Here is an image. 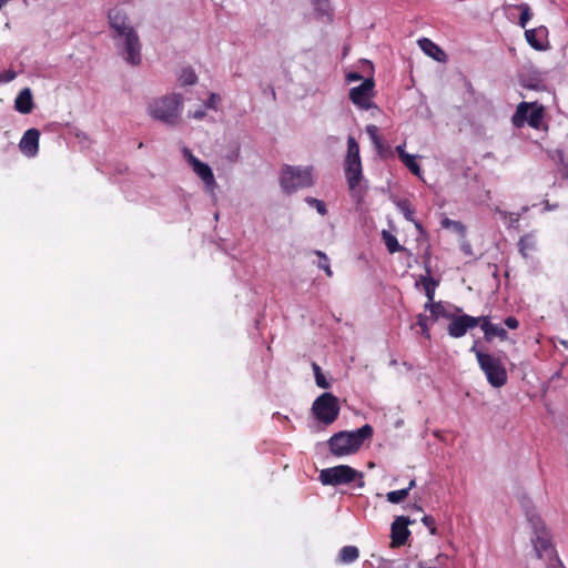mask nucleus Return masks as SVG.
<instances>
[{"label":"nucleus","instance_id":"nucleus-1","mask_svg":"<svg viewBox=\"0 0 568 568\" xmlns=\"http://www.w3.org/2000/svg\"><path fill=\"white\" fill-rule=\"evenodd\" d=\"M373 434L374 429L369 424L354 432H338L328 440L329 452L336 457L354 454L359 450L365 440L373 437Z\"/></svg>","mask_w":568,"mask_h":568},{"label":"nucleus","instance_id":"nucleus-2","mask_svg":"<svg viewBox=\"0 0 568 568\" xmlns=\"http://www.w3.org/2000/svg\"><path fill=\"white\" fill-rule=\"evenodd\" d=\"M184 99L180 93H171L151 100L148 104L149 115L165 125L179 123Z\"/></svg>","mask_w":568,"mask_h":568},{"label":"nucleus","instance_id":"nucleus-3","mask_svg":"<svg viewBox=\"0 0 568 568\" xmlns=\"http://www.w3.org/2000/svg\"><path fill=\"white\" fill-rule=\"evenodd\" d=\"M344 173L351 196L355 199L357 203L362 202L366 194L367 185L363 175L359 144H348L344 161Z\"/></svg>","mask_w":568,"mask_h":568},{"label":"nucleus","instance_id":"nucleus-4","mask_svg":"<svg viewBox=\"0 0 568 568\" xmlns=\"http://www.w3.org/2000/svg\"><path fill=\"white\" fill-rule=\"evenodd\" d=\"M478 343V341H475L469 352L475 354L479 368L485 374L487 382L493 387H503L507 383L508 376L501 359L479 349Z\"/></svg>","mask_w":568,"mask_h":568},{"label":"nucleus","instance_id":"nucleus-5","mask_svg":"<svg viewBox=\"0 0 568 568\" xmlns=\"http://www.w3.org/2000/svg\"><path fill=\"white\" fill-rule=\"evenodd\" d=\"M531 523L535 529V538L531 541L537 558L545 560L549 568H565L542 521L537 518L536 520L531 519Z\"/></svg>","mask_w":568,"mask_h":568},{"label":"nucleus","instance_id":"nucleus-6","mask_svg":"<svg viewBox=\"0 0 568 568\" xmlns=\"http://www.w3.org/2000/svg\"><path fill=\"white\" fill-rule=\"evenodd\" d=\"M280 184L287 194L295 193L301 189L311 187L314 184L313 168L285 165L282 169Z\"/></svg>","mask_w":568,"mask_h":568},{"label":"nucleus","instance_id":"nucleus-7","mask_svg":"<svg viewBox=\"0 0 568 568\" xmlns=\"http://www.w3.org/2000/svg\"><path fill=\"white\" fill-rule=\"evenodd\" d=\"M114 45L123 60L131 65H139L142 61V44L135 29L120 34H112Z\"/></svg>","mask_w":568,"mask_h":568},{"label":"nucleus","instance_id":"nucleus-8","mask_svg":"<svg viewBox=\"0 0 568 568\" xmlns=\"http://www.w3.org/2000/svg\"><path fill=\"white\" fill-rule=\"evenodd\" d=\"M544 106L537 103L521 102L511 116L514 126L521 128L525 123L529 126L541 130L544 125Z\"/></svg>","mask_w":568,"mask_h":568},{"label":"nucleus","instance_id":"nucleus-9","mask_svg":"<svg viewBox=\"0 0 568 568\" xmlns=\"http://www.w3.org/2000/svg\"><path fill=\"white\" fill-rule=\"evenodd\" d=\"M339 409L338 398L332 393H323L312 405L314 417L326 426L337 419Z\"/></svg>","mask_w":568,"mask_h":568},{"label":"nucleus","instance_id":"nucleus-10","mask_svg":"<svg viewBox=\"0 0 568 568\" xmlns=\"http://www.w3.org/2000/svg\"><path fill=\"white\" fill-rule=\"evenodd\" d=\"M357 477L362 478L363 475L348 465H338L325 468L320 473V481L324 486H338L349 484Z\"/></svg>","mask_w":568,"mask_h":568},{"label":"nucleus","instance_id":"nucleus-11","mask_svg":"<svg viewBox=\"0 0 568 568\" xmlns=\"http://www.w3.org/2000/svg\"><path fill=\"white\" fill-rule=\"evenodd\" d=\"M449 324L447 326V332L449 336L454 338H460L466 335V333L469 329L475 328L476 326H479L480 324V316H470L468 314H462V315H452V317L448 320Z\"/></svg>","mask_w":568,"mask_h":568},{"label":"nucleus","instance_id":"nucleus-12","mask_svg":"<svg viewBox=\"0 0 568 568\" xmlns=\"http://www.w3.org/2000/svg\"><path fill=\"white\" fill-rule=\"evenodd\" d=\"M183 151L187 162L192 165L193 171L203 181L206 190L212 192L216 186L212 169L206 163L195 158L186 148Z\"/></svg>","mask_w":568,"mask_h":568},{"label":"nucleus","instance_id":"nucleus-13","mask_svg":"<svg viewBox=\"0 0 568 568\" xmlns=\"http://www.w3.org/2000/svg\"><path fill=\"white\" fill-rule=\"evenodd\" d=\"M413 523L414 521H412L408 517L405 516H398L395 518L390 528V546L393 548L400 547L407 542L408 537L410 536L408 525Z\"/></svg>","mask_w":568,"mask_h":568},{"label":"nucleus","instance_id":"nucleus-14","mask_svg":"<svg viewBox=\"0 0 568 568\" xmlns=\"http://www.w3.org/2000/svg\"><path fill=\"white\" fill-rule=\"evenodd\" d=\"M374 88L373 79L364 80L358 87L352 88L349 91L351 101L361 106L362 109H369L372 106L371 103V94Z\"/></svg>","mask_w":568,"mask_h":568},{"label":"nucleus","instance_id":"nucleus-15","mask_svg":"<svg viewBox=\"0 0 568 568\" xmlns=\"http://www.w3.org/2000/svg\"><path fill=\"white\" fill-rule=\"evenodd\" d=\"M110 28L113 30V34H120L134 29L130 23L126 13L120 8H113L108 13Z\"/></svg>","mask_w":568,"mask_h":568},{"label":"nucleus","instance_id":"nucleus-16","mask_svg":"<svg viewBox=\"0 0 568 568\" xmlns=\"http://www.w3.org/2000/svg\"><path fill=\"white\" fill-rule=\"evenodd\" d=\"M479 326L484 332V339L488 343L493 342L495 337L500 341H506L508 338L507 331L497 324H493L489 316H480Z\"/></svg>","mask_w":568,"mask_h":568},{"label":"nucleus","instance_id":"nucleus-17","mask_svg":"<svg viewBox=\"0 0 568 568\" xmlns=\"http://www.w3.org/2000/svg\"><path fill=\"white\" fill-rule=\"evenodd\" d=\"M50 129L58 133V139L65 142L72 140H85L87 135L79 128L71 124H54Z\"/></svg>","mask_w":568,"mask_h":568},{"label":"nucleus","instance_id":"nucleus-18","mask_svg":"<svg viewBox=\"0 0 568 568\" xmlns=\"http://www.w3.org/2000/svg\"><path fill=\"white\" fill-rule=\"evenodd\" d=\"M548 156L557 166L558 173L564 178L568 179V156H566L565 151L560 148L548 149Z\"/></svg>","mask_w":568,"mask_h":568},{"label":"nucleus","instance_id":"nucleus-19","mask_svg":"<svg viewBox=\"0 0 568 568\" xmlns=\"http://www.w3.org/2000/svg\"><path fill=\"white\" fill-rule=\"evenodd\" d=\"M33 97L29 88L22 89L14 100V109L22 113L29 114L33 110Z\"/></svg>","mask_w":568,"mask_h":568},{"label":"nucleus","instance_id":"nucleus-20","mask_svg":"<svg viewBox=\"0 0 568 568\" xmlns=\"http://www.w3.org/2000/svg\"><path fill=\"white\" fill-rule=\"evenodd\" d=\"M419 48L430 58L438 62H445L447 60V54L444 50H442L435 42L427 38H422L418 40Z\"/></svg>","mask_w":568,"mask_h":568},{"label":"nucleus","instance_id":"nucleus-21","mask_svg":"<svg viewBox=\"0 0 568 568\" xmlns=\"http://www.w3.org/2000/svg\"><path fill=\"white\" fill-rule=\"evenodd\" d=\"M406 144H397L396 152L400 161L405 164V166L416 176H420V166L416 161V156L407 153L405 151Z\"/></svg>","mask_w":568,"mask_h":568},{"label":"nucleus","instance_id":"nucleus-22","mask_svg":"<svg viewBox=\"0 0 568 568\" xmlns=\"http://www.w3.org/2000/svg\"><path fill=\"white\" fill-rule=\"evenodd\" d=\"M519 253L523 257L528 258L532 252L537 250V239L535 233L523 235L518 242Z\"/></svg>","mask_w":568,"mask_h":568},{"label":"nucleus","instance_id":"nucleus-23","mask_svg":"<svg viewBox=\"0 0 568 568\" xmlns=\"http://www.w3.org/2000/svg\"><path fill=\"white\" fill-rule=\"evenodd\" d=\"M547 34V29L545 27H539L537 29H529L525 31V37L527 42L536 50H542L544 45L540 41V38Z\"/></svg>","mask_w":568,"mask_h":568},{"label":"nucleus","instance_id":"nucleus-24","mask_svg":"<svg viewBox=\"0 0 568 568\" xmlns=\"http://www.w3.org/2000/svg\"><path fill=\"white\" fill-rule=\"evenodd\" d=\"M359 557V550L356 546H344L339 552L337 560L341 564H352Z\"/></svg>","mask_w":568,"mask_h":568},{"label":"nucleus","instance_id":"nucleus-25","mask_svg":"<svg viewBox=\"0 0 568 568\" xmlns=\"http://www.w3.org/2000/svg\"><path fill=\"white\" fill-rule=\"evenodd\" d=\"M425 308L429 310L432 317L436 321L439 317H444L449 320L452 317V313H449L442 302H430L425 304Z\"/></svg>","mask_w":568,"mask_h":568},{"label":"nucleus","instance_id":"nucleus-26","mask_svg":"<svg viewBox=\"0 0 568 568\" xmlns=\"http://www.w3.org/2000/svg\"><path fill=\"white\" fill-rule=\"evenodd\" d=\"M418 568H449V557L444 554H438L434 560H420Z\"/></svg>","mask_w":568,"mask_h":568},{"label":"nucleus","instance_id":"nucleus-27","mask_svg":"<svg viewBox=\"0 0 568 568\" xmlns=\"http://www.w3.org/2000/svg\"><path fill=\"white\" fill-rule=\"evenodd\" d=\"M382 239L388 250L389 253H396L404 251V247L398 243L395 235H393L390 232L384 230L382 232Z\"/></svg>","mask_w":568,"mask_h":568},{"label":"nucleus","instance_id":"nucleus-28","mask_svg":"<svg viewBox=\"0 0 568 568\" xmlns=\"http://www.w3.org/2000/svg\"><path fill=\"white\" fill-rule=\"evenodd\" d=\"M420 282L423 284V287H424V291H425V294L427 296V303H430L434 301V296H435V290H436V286H437V282L432 278V277H428V276H423L420 278Z\"/></svg>","mask_w":568,"mask_h":568},{"label":"nucleus","instance_id":"nucleus-29","mask_svg":"<svg viewBox=\"0 0 568 568\" xmlns=\"http://www.w3.org/2000/svg\"><path fill=\"white\" fill-rule=\"evenodd\" d=\"M312 368H313V372H314L316 385L318 387H321V388H328L331 385L327 382L326 377L324 376L320 365L317 363L313 362L312 363Z\"/></svg>","mask_w":568,"mask_h":568},{"label":"nucleus","instance_id":"nucleus-30","mask_svg":"<svg viewBox=\"0 0 568 568\" xmlns=\"http://www.w3.org/2000/svg\"><path fill=\"white\" fill-rule=\"evenodd\" d=\"M314 254L320 257V261L317 264L318 268H322L328 277H332L333 271L331 268L329 260H328L327 255L324 252L318 251V250L315 251Z\"/></svg>","mask_w":568,"mask_h":568},{"label":"nucleus","instance_id":"nucleus-31","mask_svg":"<svg viewBox=\"0 0 568 568\" xmlns=\"http://www.w3.org/2000/svg\"><path fill=\"white\" fill-rule=\"evenodd\" d=\"M440 224L444 229H452L460 235H464L466 232L465 225L459 221H454L448 217H445L442 220Z\"/></svg>","mask_w":568,"mask_h":568},{"label":"nucleus","instance_id":"nucleus-32","mask_svg":"<svg viewBox=\"0 0 568 568\" xmlns=\"http://www.w3.org/2000/svg\"><path fill=\"white\" fill-rule=\"evenodd\" d=\"M408 496L407 489L392 490L388 491L386 498L392 504H399Z\"/></svg>","mask_w":568,"mask_h":568},{"label":"nucleus","instance_id":"nucleus-33","mask_svg":"<svg viewBox=\"0 0 568 568\" xmlns=\"http://www.w3.org/2000/svg\"><path fill=\"white\" fill-rule=\"evenodd\" d=\"M305 202L311 206V207H315L316 211L321 214V215H326L327 214V209H326V205L323 201L318 200V199H315V197H312V196H307L305 199Z\"/></svg>","mask_w":568,"mask_h":568},{"label":"nucleus","instance_id":"nucleus-34","mask_svg":"<svg viewBox=\"0 0 568 568\" xmlns=\"http://www.w3.org/2000/svg\"><path fill=\"white\" fill-rule=\"evenodd\" d=\"M398 207L407 221L414 222L415 210L412 207L408 201L399 202Z\"/></svg>","mask_w":568,"mask_h":568},{"label":"nucleus","instance_id":"nucleus-35","mask_svg":"<svg viewBox=\"0 0 568 568\" xmlns=\"http://www.w3.org/2000/svg\"><path fill=\"white\" fill-rule=\"evenodd\" d=\"M315 10L322 16L328 14L331 11L329 0H311Z\"/></svg>","mask_w":568,"mask_h":568},{"label":"nucleus","instance_id":"nucleus-36","mask_svg":"<svg viewBox=\"0 0 568 568\" xmlns=\"http://www.w3.org/2000/svg\"><path fill=\"white\" fill-rule=\"evenodd\" d=\"M40 131L38 129H29L20 138L19 142H39Z\"/></svg>","mask_w":568,"mask_h":568},{"label":"nucleus","instance_id":"nucleus-37","mask_svg":"<svg viewBox=\"0 0 568 568\" xmlns=\"http://www.w3.org/2000/svg\"><path fill=\"white\" fill-rule=\"evenodd\" d=\"M520 9V17H519V24L525 28L527 22L531 18V11L528 4L523 3L519 6Z\"/></svg>","mask_w":568,"mask_h":568},{"label":"nucleus","instance_id":"nucleus-38","mask_svg":"<svg viewBox=\"0 0 568 568\" xmlns=\"http://www.w3.org/2000/svg\"><path fill=\"white\" fill-rule=\"evenodd\" d=\"M196 74L192 70H183L180 81L183 85H192L196 82Z\"/></svg>","mask_w":568,"mask_h":568},{"label":"nucleus","instance_id":"nucleus-39","mask_svg":"<svg viewBox=\"0 0 568 568\" xmlns=\"http://www.w3.org/2000/svg\"><path fill=\"white\" fill-rule=\"evenodd\" d=\"M18 148L28 158L37 155L39 151V144H18Z\"/></svg>","mask_w":568,"mask_h":568},{"label":"nucleus","instance_id":"nucleus-40","mask_svg":"<svg viewBox=\"0 0 568 568\" xmlns=\"http://www.w3.org/2000/svg\"><path fill=\"white\" fill-rule=\"evenodd\" d=\"M427 316L425 315H418V320H417V324L418 326L422 328V333L427 337L429 338L430 335H429V327H428V324H427Z\"/></svg>","mask_w":568,"mask_h":568},{"label":"nucleus","instance_id":"nucleus-41","mask_svg":"<svg viewBox=\"0 0 568 568\" xmlns=\"http://www.w3.org/2000/svg\"><path fill=\"white\" fill-rule=\"evenodd\" d=\"M366 133L368 134V138L372 140V142H379V128L373 124H369L366 126Z\"/></svg>","mask_w":568,"mask_h":568},{"label":"nucleus","instance_id":"nucleus-42","mask_svg":"<svg viewBox=\"0 0 568 568\" xmlns=\"http://www.w3.org/2000/svg\"><path fill=\"white\" fill-rule=\"evenodd\" d=\"M17 77V72L13 70H7L4 72H0V84L8 83L14 80Z\"/></svg>","mask_w":568,"mask_h":568},{"label":"nucleus","instance_id":"nucleus-43","mask_svg":"<svg viewBox=\"0 0 568 568\" xmlns=\"http://www.w3.org/2000/svg\"><path fill=\"white\" fill-rule=\"evenodd\" d=\"M422 521L423 524L429 528V531L432 535H436V525H435V519L432 517V516H427L425 515L423 518H422Z\"/></svg>","mask_w":568,"mask_h":568},{"label":"nucleus","instance_id":"nucleus-44","mask_svg":"<svg viewBox=\"0 0 568 568\" xmlns=\"http://www.w3.org/2000/svg\"><path fill=\"white\" fill-rule=\"evenodd\" d=\"M505 325L510 329H517L519 327V322L514 316H508L504 321Z\"/></svg>","mask_w":568,"mask_h":568},{"label":"nucleus","instance_id":"nucleus-45","mask_svg":"<svg viewBox=\"0 0 568 568\" xmlns=\"http://www.w3.org/2000/svg\"><path fill=\"white\" fill-rule=\"evenodd\" d=\"M3 139H8V140H16L19 138V132L17 130H6L3 131Z\"/></svg>","mask_w":568,"mask_h":568},{"label":"nucleus","instance_id":"nucleus-46","mask_svg":"<svg viewBox=\"0 0 568 568\" xmlns=\"http://www.w3.org/2000/svg\"><path fill=\"white\" fill-rule=\"evenodd\" d=\"M220 102V97L215 93H212L209 98L207 105L210 108H216V103Z\"/></svg>","mask_w":568,"mask_h":568},{"label":"nucleus","instance_id":"nucleus-47","mask_svg":"<svg viewBox=\"0 0 568 568\" xmlns=\"http://www.w3.org/2000/svg\"><path fill=\"white\" fill-rule=\"evenodd\" d=\"M361 79H362V77L358 73H349L348 74V80H351V81L361 80Z\"/></svg>","mask_w":568,"mask_h":568},{"label":"nucleus","instance_id":"nucleus-48","mask_svg":"<svg viewBox=\"0 0 568 568\" xmlns=\"http://www.w3.org/2000/svg\"><path fill=\"white\" fill-rule=\"evenodd\" d=\"M415 486H416V480L412 479L405 489H407V491L409 493V490L413 489Z\"/></svg>","mask_w":568,"mask_h":568},{"label":"nucleus","instance_id":"nucleus-49","mask_svg":"<svg viewBox=\"0 0 568 568\" xmlns=\"http://www.w3.org/2000/svg\"><path fill=\"white\" fill-rule=\"evenodd\" d=\"M205 112L204 111H196L193 116L195 119H202L204 116Z\"/></svg>","mask_w":568,"mask_h":568},{"label":"nucleus","instance_id":"nucleus-50","mask_svg":"<svg viewBox=\"0 0 568 568\" xmlns=\"http://www.w3.org/2000/svg\"><path fill=\"white\" fill-rule=\"evenodd\" d=\"M9 0H0V10L8 3Z\"/></svg>","mask_w":568,"mask_h":568},{"label":"nucleus","instance_id":"nucleus-51","mask_svg":"<svg viewBox=\"0 0 568 568\" xmlns=\"http://www.w3.org/2000/svg\"><path fill=\"white\" fill-rule=\"evenodd\" d=\"M347 142L353 143V142H356V140H355V138H353V136H348Z\"/></svg>","mask_w":568,"mask_h":568},{"label":"nucleus","instance_id":"nucleus-52","mask_svg":"<svg viewBox=\"0 0 568 568\" xmlns=\"http://www.w3.org/2000/svg\"><path fill=\"white\" fill-rule=\"evenodd\" d=\"M414 507L418 510H422V507H418L417 505H415Z\"/></svg>","mask_w":568,"mask_h":568}]
</instances>
